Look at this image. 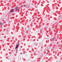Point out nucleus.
I'll use <instances>...</instances> for the list:
<instances>
[{"instance_id": "nucleus-1", "label": "nucleus", "mask_w": 62, "mask_h": 62, "mask_svg": "<svg viewBox=\"0 0 62 62\" xmlns=\"http://www.w3.org/2000/svg\"><path fill=\"white\" fill-rule=\"evenodd\" d=\"M23 7H25V8H28L29 7V6L28 5V4L23 5Z\"/></svg>"}, {"instance_id": "nucleus-2", "label": "nucleus", "mask_w": 62, "mask_h": 62, "mask_svg": "<svg viewBox=\"0 0 62 62\" xmlns=\"http://www.w3.org/2000/svg\"><path fill=\"white\" fill-rule=\"evenodd\" d=\"M15 9L16 10H17V11H18L19 10V8L18 7H16Z\"/></svg>"}, {"instance_id": "nucleus-3", "label": "nucleus", "mask_w": 62, "mask_h": 62, "mask_svg": "<svg viewBox=\"0 0 62 62\" xmlns=\"http://www.w3.org/2000/svg\"><path fill=\"white\" fill-rule=\"evenodd\" d=\"M17 44L16 47V49H17L18 48V47H19V43H18V44Z\"/></svg>"}, {"instance_id": "nucleus-4", "label": "nucleus", "mask_w": 62, "mask_h": 62, "mask_svg": "<svg viewBox=\"0 0 62 62\" xmlns=\"http://www.w3.org/2000/svg\"><path fill=\"white\" fill-rule=\"evenodd\" d=\"M14 11V9H12L10 11V12H12Z\"/></svg>"}, {"instance_id": "nucleus-5", "label": "nucleus", "mask_w": 62, "mask_h": 62, "mask_svg": "<svg viewBox=\"0 0 62 62\" xmlns=\"http://www.w3.org/2000/svg\"><path fill=\"white\" fill-rule=\"evenodd\" d=\"M3 24V23L1 22H0V26H1V25H2V24Z\"/></svg>"}]
</instances>
